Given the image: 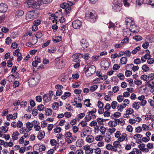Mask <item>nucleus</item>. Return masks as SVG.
<instances>
[{
    "mask_svg": "<svg viewBox=\"0 0 154 154\" xmlns=\"http://www.w3.org/2000/svg\"><path fill=\"white\" fill-rule=\"evenodd\" d=\"M96 70V67L94 65L90 66L88 64L86 65L83 71L85 72L86 76H90L95 73Z\"/></svg>",
    "mask_w": 154,
    "mask_h": 154,
    "instance_id": "1",
    "label": "nucleus"
},
{
    "mask_svg": "<svg viewBox=\"0 0 154 154\" xmlns=\"http://www.w3.org/2000/svg\"><path fill=\"white\" fill-rule=\"evenodd\" d=\"M26 3V7L33 9H40V5L39 2H37L35 0H26L25 2Z\"/></svg>",
    "mask_w": 154,
    "mask_h": 154,
    "instance_id": "2",
    "label": "nucleus"
},
{
    "mask_svg": "<svg viewBox=\"0 0 154 154\" xmlns=\"http://www.w3.org/2000/svg\"><path fill=\"white\" fill-rule=\"evenodd\" d=\"M85 18L86 20L90 21L92 23H94L97 19V16L95 13L88 12L85 14Z\"/></svg>",
    "mask_w": 154,
    "mask_h": 154,
    "instance_id": "3",
    "label": "nucleus"
},
{
    "mask_svg": "<svg viewBox=\"0 0 154 154\" xmlns=\"http://www.w3.org/2000/svg\"><path fill=\"white\" fill-rule=\"evenodd\" d=\"M112 9L115 12H119L122 8V4L121 0H114L112 2Z\"/></svg>",
    "mask_w": 154,
    "mask_h": 154,
    "instance_id": "4",
    "label": "nucleus"
},
{
    "mask_svg": "<svg viewBox=\"0 0 154 154\" xmlns=\"http://www.w3.org/2000/svg\"><path fill=\"white\" fill-rule=\"evenodd\" d=\"M38 14L35 11H30L26 15V19L28 21L33 20L37 17Z\"/></svg>",
    "mask_w": 154,
    "mask_h": 154,
    "instance_id": "5",
    "label": "nucleus"
},
{
    "mask_svg": "<svg viewBox=\"0 0 154 154\" xmlns=\"http://www.w3.org/2000/svg\"><path fill=\"white\" fill-rule=\"evenodd\" d=\"M147 148H145V145H138V147L143 152H148L149 151L148 149H151L153 147V145H146Z\"/></svg>",
    "mask_w": 154,
    "mask_h": 154,
    "instance_id": "6",
    "label": "nucleus"
},
{
    "mask_svg": "<svg viewBox=\"0 0 154 154\" xmlns=\"http://www.w3.org/2000/svg\"><path fill=\"white\" fill-rule=\"evenodd\" d=\"M55 62L56 64V66L59 69L63 68L64 65L62 60H60L58 58H57L55 60Z\"/></svg>",
    "mask_w": 154,
    "mask_h": 154,
    "instance_id": "7",
    "label": "nucleus"
},
{
    "mask_svg": "<svg viewBox=\"0 0 154 154\" xmlns=\"http://www.w3.org/2000/svg\"><path fill=\"white\" fill-rule=\"evenodd\" d=\"M127 134L125 133H123L122 134V135L118 138L119 141H115L113 143V144H118L119 143V141H122L124 140H127Z\"/></svg>",
    "mask_w": 154,
    "mask_h": 154,
    "instance_id": "8",
    "label": "nucleus"
},
{
    "mask_svg": "<svg viewBox=\"0 0 154 154\" xmlns=\"http://www.w3.org/2000/svg\"><path fill=\"white\" fill-rule=\"evenodd\" d=\"M82 25V23L79 20L74 21L72 23L73 27L75 29H79Z\"/></svg>",
    "mask_w": 154,
    "mask_h": 154,
    "instance_id": "9",
    "label": "nucleus"
},
{
    "mask_svg": "<svg viewBox=\"0 0 154 154\" xmlns=\"http://www.w3.org/2000/svg\"><path fill=\"white\" fill-rule=\"evenodd\" d=\"M129 30L134 33H137L139 31V27L138 26L133 24L130 25Z\"/></svg>",
    "mask_w": 154,
    "mask_h": 154,
    "instance_id": "10",
    "label": "nucleus"
},
{
    "mask_svg": "<svg viewBox=\"0 0 154 154\" xmlns=\"http://www.w3.org/2000/svg\"><path fill=\"white\" fill-rule=\"evenodd\" d=\"M100 66L102 69L104 70H107L109 66V63L107 61H103L101 62Z\"/></svg>",
    "mask_w": 154,
    "mask_h": 154,
    "instance_id": "11",
    "label": "nucleus"
},
{
    "mask_svg": "<svg viewBox=\"0 0 154 154\" xmlns=\"http://www.w3.org/2000/svg\"><path fill=\"white\" fill-rule=\"evenodd\" d=\"M28 81L29 85L31 87L35 86L38 83L34 78L30 79Z\"/></svg>",
    "mask_w": 154,
    "mask_h": 154,
    "instance_id": "12",
    "label": "nucleus"
},
{
    "mask_svg": "<svg viewBox=\"0 0 154 154\" xmlns=\"http://www.w3.org/2000/svg\"><path fill=\"white\" fill-rule=\"evenodd\" d=\"M7 5L6 4L4 3L0 4V12L5 13L7 11Z\"/></svg>",
    "mask_w": 154,
    "mask_h": 154,
    "instance_id": "13",
    "label": "nucleus"
},
{
    "mask_svg": "<svg viewBox=\"0 0 154 154\" xmlns=\"http://www.w3.org/2000/svg\"><path fill=\"white\" fill-rule=\"evenodd\" d=\"M80 42L81 45L84 48H87L89 46V44L87 41L83 38L81 40Z\"/></svg>",
    "mask_w": 154,
    "mask_h": 154,
    "instance_id": "14",
    "label": "nucleus"
},
{
    "mask_svg": "<svg viewBox=\"0 0 154 154\" xmlns=\"http://www.w3.org/2000/svg\"><path fill=\"white\" fill-rule=\"evenodd\" d=\"M126 25L127 26H130L134 23L133 19L131 17H127L125 19Z\"/></svg>",
    "mask_w": 154,
    "mask_h": 154,
    "instance_id": "15",
    "label": "nucleus"
},
{
    "mask_svg": "<svg viewBox=\"0 0 154 154\" xmlns=\"http://www.w3.org/2000/svg\"><path fill=\"white\" fill-rule=\"evenodd\" d=\"M113 145L114 146H113L112 145H106V148L108 150L114 151H117V146L118 145Z\"/></svg>",
    "mask_w": 154,
    "mask_h": 154,
    "instance_id": "16",
    "label": "nucleus"
},
{
    "mask_svg": "<svg viewBox=\"0 0 154 154\" xmlns=\"http://www.w3.org/2000/svg\"><path fill=\"white\" fill-rule=\"evenodd\" d=\"M24 13V12L23 10H18L15 13V17L16 18H18L23 16Z\"/></svg>",
    "mask_w": 154,
    "mask_h": 154,
    "instance_id": "17",
    "label": "nucleus"
},
{
    "mask_svg": "<svg viewBox=\"0 0 154 154\" xmlns=\"http://www.w3.org/2000/svg\"><path fill=\"white\" fill-rule=\"evenodd\" d=\"M129 66H131V67L132 68L133 71L134 72L138 70L139 69V67L138 66H134V65L132 63L127 64L126 66V68L128 69V67H129Z\"/></svg>",
    "mask_w": 154,
    "mask_h": 154,
    "instance_id": "18",
    "label": "nucleus"
},
{
    "mask_svg": "<svg viewBox=\"0 0 154 154\" xmlns=\"http://www.w3.org/2000/svg\"><path fill=\"white\" fill-rule=\"evenodd\" d=\"M147 83L148 84L149 86L150 87L151 89H153L154 88V79H150L147 82Z\"/></svg>",
    "mask_w": 154,
    "mask_h": 154,
    "instance_id": "19",
    "label": "nucleus"
},
{
    "mask_svg": "<svg viewBox=\"0 0 154 154\" xmlns=\"http://www.w3.org/2000/svg\"><path fill=\"white\" fill-rule=\"evenodd\" d=\"M53 111L51 109L47 108L45 110V115L47 116H49L51 115Z\"/></svg>",
    "mask_w": 154,
    "mask_h": 154,
    "instance_id": "20",
    "label": "nucleus"
},
{
    "mask_svg": "<svg viewBox=\"0 0 154 154\" xmlns=\"http://www.w3.org/2000/svg\"><path fill=\"white\" fill-rule=\"evenodd\" d=\"M140 106V103L139 102H134L132 105V107L135 109L138 110Z\"/></svg>",
    "mask_w": 154,
    "mask_h": 154,
    "instance_id": "21",
    "label": "nucleus"
},
{
    "mask_svg": "<svg viewBox=\"0 0 154 154\" xmlns=\"http://www.w3.org/2000/svg\"><path fill=\"white\" fill-rule=\"evenodd\" d=\"M45 135V132L41 131L39 132L37 137L39 140H41L44 138Z\"/></svg>",
    "mask_w": 154,
    "mask_h": 154,
    "instance_id": "22",
    "label": "nucleus"
},
{
    "mask_svg": "<svg viewBox=\"0 0 154 154\" xmlns=\"http://www.w3.org/2000/svg\"><path fill=\"white\" fill-rule=\"evenodd\" d=\"M26 125L27 128H28L27 131L29 132L31 130L33 126V124L30 122H28L26 123Z\"/></svg>",
    "mask_w": 154,
    "mask_h": 154,
    "instance_id": "23",
    "label": "nucleus"
},
{
    "mask_svg": "<svg viewBox=\"0 0 154 154\" xmlns=\"http://www.w3.org/2000/svg\"><path fill=\"white\" fill-rule=\"evenodd\" d=\"M90 128L88 127H86L85 128H84L83 129V134L84 136H85L87 135V134L88 133L90 132L89 129Z\"/></svg>",
    "mask_w": 154,
    "mask_h": 154,
    "instance_id": "24",
    "label": "nucleus"
},
{
    "mask_svg": "<svg viewBox=\"0 0 154 154\" xmlns=\"http://www.w3.org/2000/svg\"><path fill=\"white\" fill-rule=\"evenodd\" d=\"M127 60L126 57H122L120 59V63L122 64H125L127 63Z\"/></svg>",
    "mask_w": 154,
    "mask_h": 154,
    "instance_id": "25",
    "label": "nucleus"
},
{
    "mask_svg": "<svg viewBox=\"0 0 154 154\" xmlns=\"http://www.w3.org/2000/svg\"><path fill=\"white\" fill-rule=\"evenodd\" d=\"M52 1V0H41V2L40 3V6L41 5L49 4Z\"/></svg>",
    "mask_w": 154,
    "mask_h": 154,
    "instance_id": "26",
    "label": "nucleus"
},
{
    "mask_svg": "<svg viewBox=\"0 0 154 154\" xmlns=\"http://www.w3.org/2000/svg\"><path fill=\"white\" fill-rule=\"evenodd\" d=\"M43 99L45 102H48L51 100V97H48L47 95L45 94L43 96Z\"/></svg>",
    "mask_w": 154,
    "mask_h": 154,
    "instance_id": "27",
    "label": "nucleus"
},
{
    "mask_svg": "<svg viewBox=\"0 0 154 154\" xmlns=\"http://www.w3.org/2000/svg\"><path fill=\"white\" fill-rule=\"evenodd\" d=\"M71 96V93L69 92H66L64 94L61 96V98L65 100L68 97H69Z\"/></svg>",
    "mask_w": 154,
    "mask_h": 154,
    "instance_id": "28",
    "label": "nucleus"
},
{
    "mask_svg": "<svg viewBox=\"0 0 154 154\" xmlns=\"http://www.w3.org/2000/svg\"><path fill=\"white\" fill-rule=\"evenodd\" d=\"M18 132H14L12 134V137L13 140H17L18 139Z\"/></svg>",
    "mask_w": 154,
    "mask_h": 154,
    "instance_id": "29",
    "label": "nucleus"
},
{
    "mask_svg": "<svg viewBox=\"0 0 154 154\" xmlns=\"http://www.w3.org/2000/svg\"><path fill=\"white\" fill-rule=\"evenodd\" d=\"M62 38L61 36H58L56 39L53 38V42L55 43H57L62 40Z\"/></svg>",
    "mask_w": 154,
    "mask_h": 154,
    "instance_id": "30",
    "label": "nucleus"
},
{
    "mask_svg": "<svg viewBox=\"0 0 154 154\" xmlns=\"http://www.w3.org/2000/svg\"><path fill=\"white\" fill-rule=\"evenodd\" d=\"M90 100L89 99H86L84 101V103L86 106L90 107L91 104L90 103Z\"/></svg>",
    "mask_w": 154,
    "mask_h": 154,
    "instance_id": "31",
    "label": "nucleus"
},
{
    "mask_svg": "<svg viewBox=\"0 0 154 154\" xmlns=\"http://www.w3.org/2000/svg\"><path fill=\"white\" fill-rule=\"evenodd\" d=\"M146 3L151 5L152 7L154 8V0H147Z\"/></svg>",
    "mask_w": 154,
    "mask_h": 154,
    "instance_id": "32",
    "label": "nucleus"
},
{
    "mask_svg": "<svg viewBox=\"0 0 154 154\" xmlns=\"http://www.w3.org/2000/svg\"><path fill=\"white\" fill-rule=\"evenodd\" d=\"M37 150H39L40 152H42L45 151V149L46 147L44 145H40L37 147Z\"/></svg>",
    "mask_w": 154,
    "mask_h": 154,
    "instance_id": "33",
    "label": "nucleus"
},
{
    "mask_svg": "<svg viewBox=\"0 0 154 154\" xmlns=\"http://www.w3.org/2000/svg\"><path fill=\"white\" fill-rule=\"evenodd\" d=\"M134 112L133 110L131 108L128 109L126 111V114L124 115L126 116L127 115L131 114Z\"/></svg>",
    "mask_w": 154,
    "mask_h": 154,
    "instance_id": "34",
    "label": "nucleus"
},
{
    "mask_svg": "<svg viewBox=\"0 0 154 154\" xmlns=\"http://www.w3.org/2000/svg\"><path fill=\"white\" fill-rule=\"evenodd\" d=\"M133 39L138 42L141 40L142 39V37L140 35H135L133 37Z\"/></svg>",
    "mask_w": 154,
    "mask_h": 154,
    "instance_id": "35",
    "label": "nucleus"
},
{
    "mask_svg": "<svg viewBox=\"0 0 154 154\" xmlns=\"http://www.w3.org/2000/svg\"><path fill=\"white\" fill-rule=\"evenodd\" d=\"M98 88V86L94 85L93 86H91L90 88V91L92 92L94 91Z\"/></svg>",
    "mask_w": 154,
    "mask_h": 154,
    "instance_id": "36",
    "label": "nucleus"
},
{
    "mask_svg": "<svg viewBox=\"0 0 154 154\" xmlns=\"http://www.w3.org/2000/svg\"><path fill=\"white\" fill-rule=\"evenodd\" d=\"M99 131H100L102 134L103 135L105 134L106 131V129L103 126H101Z\"/></svg>",
    "mask_w": 154,
    "mask_h": 154,
    "instance_id": "37",
    "label": "nucleus"
},
{
    "mask_svg": "<svg viewBox=\"0 0 154 154\" xmlns=\"http://www.w3.org/2000/svg\"><path fill=\"white\" fill-rule=\"evenodd\" d=\"M142 69L143 71L146 72L149 70V67L146 64L143 65L142 66Z\"/></svg>",
    "mask_w": 154,
    "mask_h": 154,
    "instance_id": "38",
    "label": "nucleus"
},
{
    "mask_svg": "<svg viewBox=\"0 0 154 154\" xmlns=\"http://www.w3.org/2000/svg\"><path fill=\"white\" fill-rule=\"evenodd\" d=\"M115 120L116 123V125H119L121 123H122V125L123 126L125 123V121L124 120L121 121L120 119H115Z\"/></svg>",
    "mask_w": 154,
    "mask_h": 154,
    "instance_id": "39",
    "label": "nucleus"
},
{
    "mask_svg": "<svg viewBox=\"0 0 154 154\" xmlns=\"http://www.w3.org/2000/svg\"><path fill=\"white\" fill-rule=\"evenodd\" d=\"M83 57V55L80 53L78 54H75L73 55V57H74V58H79V57Z\"/></svg>",
    "mask_w": 154,
    "mask_h": 154,
    "instance_id": "40",
    "label": "nucleus"
},
{
    "mask_svg": "<svg viewBox=\"0 0 154 154\" xmlns=\"http://www.w3.org/2000/svg\"><path fill=\"white\" fill-rule=\"evenodd\" d=\"M140 79L141 80H143L144 81H147L149 80V79L148 78V77L146 75H143L141 76Z\"/></svg>",
    "mask_w": 154,
    "mask_h": 154,
    "instance_id": "41",
    "label": "nucleus"
},
{
    "mask_svg": "<svg viewBox=\"0 0 154 154\" xmlns=\"http://www.w3.org/2000/svg\"><path fill=\"white\" fill-rule=\"evenodd\" d=\"M140 46L137 47L132 51L131 53L134 54H136L137 52V51L140 49Z\"/></svg>",
    "mask_w": 154,
    "mask_h": 154,
    "instance_id": "42",
    "label": "nucleus"
},
{
    "mask_svg": "<svg viewBox=\"0 0 154 154\" xmlns=\"http://www.w3.org/2000/svg\"><path fill=\"white\" fill-rule=\"evenodd\" d=\"M124 99V97L123 96L119 95L117 97V100L119 102H122Z\"/></svg>",
    "mask_w": 154,
    "mask_h": 154,
    "instance_id": "43",
    "label": "nucleus"
},
{
    "mask_svg": "<svg viewBox=\"0 0 154 154\" xmlns=\"http://www.w3.org/2000/svg\"><path fill=\"white\" fill-rule=\"evenodd\" d=\"M71 10V8L70 6H67L65 10V12L66 14H68L70 13Z\"/></svg>",
    "mask_w": 154,
    "mask_h": 154,
    "instance_id": "44",
    "label": "nucleus"
},
{
    "mask_svg": "<svg viewBox=\"0 0 154 154\" xmlns=\"http://www.w3.org/2000/svg\"><path fill=\"white\" fill-rule=\"evenodd\" d=\"M92 136H91L90 137V136H88L86 138V141L89 143H91L93 141V139L92 138Z\"/></svg>",
    "mask_w": 154,
    "mask_h": 154,
    "instance_id": "45",
    "label": "nucleus"
},
{
    "mask_svg": "<svg viewBox=\"0 0 154 154\" xmlns=\"http://www.w3.org/2000/svg\"><path fill=\"white\" fill-rule=\"evenodd\" d=\"M132 72L129 70H126L125 72V75L127 77L130 76L132 74Z\"/></svg>",
    "mask_w": 154,
    "mask_h": 154,
    "instance_id": "46",
    "label": "nucleus"
},
{
    "mask_svg": "<svg viewBox=\"0 0 154 154\" xmlns=\"http://www.w3.org/2000/svg\"><path fill=\"white\" fill-rule=\"evenodd\" d=\"M117 106V102L116 101H113L111 103V106L113 109L116 108Z\"/></svg>",
    "mask_w": 154,
    "mask_h": 154,
    "instance_id": "47",
    "label": "nucleus"
},
{
    "mask_svg": "<svg viewBox=\"0 0 154 154\" xmlns=\"http://www.w3.org/2000/svg\"><path fill=\"white\" fill-rule=\"evenodd\" d=\"M65 136L66 138L68 139L72 137V135L70 132H68L65 133Z\"/></svg>",
    "mask_w": 154,
    "mask_h": 154,
    "instance_id": "48",
    "label": "nucleus"
},
{
    "mask_svg": "<svg viewBox=\"0 0 154 154\" xmlns=\"http://www.w3.org/2000/svg\"><path fill=\"white\" fill-rule=\"evenodd\" d=\"M117 76L121 80H122L125 79L124 75L122 73H119Z\"/></svg>",
    "mask_w": 154,
    "mask_h": 154,
    "instance_id": "49",
    "label": "nucleus"
},
{
    "mask_svg": "<svg viewBox=\"0 0 154 154\" xmlns=\"http://www.w3.org/2000/svg\"><path fill=\"white\" fill-rule=\"evenodd\" d=\"M54 130L55 133H60L61 131V128L60 127H57L56 128H54Z\"/></svg>",
    "mask_w": 154,
    "mask_h": 154,
    "instance_id": "50",
    "label": "nucleus"
},
{
    "mask_svg": "<svg viewBox=\"0 0 154 154\" xmlns=\"http://www.w3.org/2000/svg\"><path fill=\"white\" fill-rule=\"evenodd\" d=\"M142 137V135L141 134H137L134 135V136L133 138L135 139H137L138 138H140Z\"/></svg>",
    "mask_w": 154,
    "mask_h": 154,
    "instance_id": "51",
    "label": "nucleus"
},
{
    "mask_svg": "<svg viewBox=\"0 0 154 154\" xmlns=\"http://www.w3.org/2000/svg\"><path fill=\"white\" fill-rule=\"evenodd\" d=\"M104 120L106 121V120H104L100 118H98L97 119V121L98 122V123L100 124V125L102 124L103 125V124L102 123Z\"/></svg>",
    "mask_w": 154,
    "mask_h": 154,
    "instance_id": "52",
    "label": "nucleus"
},
{
    "mask_svg": "<svg viewBox=\"0 0 154 154\" xmlns=\"http://www.w3.org/2000/svg\"><path fill=\"white\" fill-rule=\"evenodd\" d=\"M45 108L44 106L42 104H40L37 107L39 111L43 110Z\"/></svg>",
    "mask_w": 154,
    "mask_h": 154,
    "instance_id": "53",
    "label": "nucleus"
},
{
    "mask_svg": "<svg viewBox=\"0 0 154 154\" xmlns=\"http://www.w3.org/2000/svg\"><path fill=\"white\" fill-rule=\"evenodd\" d=\"M1 129L2 130V131H4V133H6L8 131V128L6 126H2L1 127Z\"/></svg>",
    "mask_w": 154,
    "mask_h": 154,
    "instance_id": "54",
    "label": "nucleus"
},
{
    "mask_svg": "<svg viewBox=\"0 0 154 154\" xmlns=\"http://www.w3.org/2000/svg\"><path fill=\"white\" fill-rule=\"evenodd\" d=\"M111 108V106L110 104L107 103L105 106V109L107 111H109Z\"/></svg>",
    "mask_w": 154,
    "mask_h": 154,
    "instance_id": "55",
    "label": "nucleus"
},
{
    "mask_svg": "<svg viewBox=\"0 0 154 154\" xmlns=\"http://www.w3.org/2000/svg\"><path fill=\"white\" fill-rule=\"evenodd\" d=\"M98 106L99 108H103L104 106V104L101 101H99L98 102Z\"/></svg>",
    "mask_w": 154,
    "mask_h": 154,
    "instance_id": "56",
    "label": "nucleus"
},
{
    "mask_svg": "<svg viewBox=\"0 0 154 154\" xmlns=\"http://www.w3.org/2000/svg\"><path fill=\"white\" fill-rule=\"evenodd\" d=\"M92 118L91 116H90V115L88 114L87 116H86L85 117V119L86 121L88 122Z\"/></svg>",
    "mask_w": 154,
    "mask_h": 154,
    "instance_id": "57",
    "label": "nucleus"
},
{
    "mask_svg": "<svg viewBox=\"0 0 154 154\" xmlns=\"http://www.w3.org/2000/svg\"><path fill=\"white\" fill-rule=\"evenodd\" d=\"M97 122L96 121H92L89 124L91 126H95L97 125Z\"/></svg>",
    "mask_w": 154,
    "mask_h": 154,
    "instance_id": "58",
    "label": "nucleus"
},
{
    "mask_svg": "<svg viewBox=\"0 0 154 154\" xmlns=\"http://www.w3.org/2000/svg\"><path fill=\"white\" fill-rule=\"evenodd\" d=\"M12 61V59H11V60H8L7 64V66L8 67H12L13 65L12 63L11 62V61Z\"/></svg>",
    "mask_w": 154,
    "mask_h": 154,
    "instance_id": "59",
    "label": "nucleus"
},
{
    "mask_svg": "<svg viewBox=\"0 0 154 154\" xmlns=\"http://www.w3.org/2000/svg\"><path fill=\"white\" fill-rule=\"evenodd\" d=\"M11 41V38L9 37H7L5 40V43L7 45H8L10 44Z\"/></svg>",
    "mask_w": 154,
    "mask_h": 154,
    "instance_id": "60",
    "label": "nucleus"
},
{
    "mask_svg": "<svg viewBox=\"0 0 154 154\" xmlns=\"http://www.w3.org/2000/svg\"><path fill=\"white\" fill-rule=\"evenodd\" d=\"M97 110L96 108H93L91 111L88 112V115H92L93 113L96 112Z\"/></svg>",
    "mask_w": 154,
    "mask_h": 154,
    "instance_id": "61",
    "label": "nucleus"
},
{
    "mask_svg": "<svg viewBox=\"0 0 154 154\" xmlns=\"http://www.w3.org/2000/svg\"><path fill=\"white\" fill-rule=\"evenodd\" d=\"M119 90V87L118 86H115L112 88V91L114 93H116Z\"/></svg>",
    "mask_w": 154,
    "mask_h": 154,
    "instance_id": "62",
    "label": "nucleus"
},
{
    "mask_svg": "<svg viewBox=\"0 0 154 154\" xmlns=\"http://www.w3.org/2000/svg\"><path fill=\"white\" fill-rule=\"evenodd\" d=\"M41 23V21L39 20H37L34 21L33 23V24L38 26Z\"/></svg>",
    "mask_w": 154,
    "mask_h": 154,
    "instance_id": "63",
    "label": "nucleus"
},
{
    "mask_svg": "<svg viewBox=\"0 0 154 154\" xmlns=\"http://www.w3.org/2000/svg\"><path fill=\"white\" fill-rule=\"evenodd\" d=\"M129 39L128 38H125L123 39L121 41V43L122 44L127 43L129 42Z\"/></svg>",
    "mask_w": 154,
    "mask_h": 154,
    "instance_id": "64",
    "label": "nucleus"
}]
</instances>
